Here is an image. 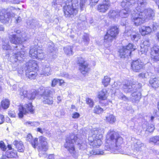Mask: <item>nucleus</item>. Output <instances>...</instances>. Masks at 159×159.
<instances>
[{
	"mask_svg": "<svg viewBox=\"0 0 159 159\" xmlns=\"http://www.w3.org/2000/svg\"><path fill=\"white\" fill-rule=\"evenodd\" d=\"M107 143L105 149L114 153H124L122 150L121 145L123 143V139L122 137L117 133L110 130L106 136Z\"/></svg>",
	"mask_w": 159,
	"mask_h": 159,
	"instance_id": "obj_1",
	"label": "nucleus"
},
{
	"mask_svg": "<svg viewBox=\"0 0 159 159\" xmlns=\"http://www.w3.org/2000/svg\"><path fill=\"white\" fill-rule=\"evenodd\" d=\"M74 143L76 144L79 148L82 150L86 148L87 144L86 142L78 139V137L74 134L70 135L66 138L64 147L73 157L77 159L79 156V153L75 150Z\"/></svg>",
	"mask_w": 159,
	"mask_h": 159,
	"instance_id": "obj_2",
	"label": "nucleus"
},
{
	"mask_svg": "<svg viewBox=\"0 0 159 159\" xmlns=\"http://www.w3.org/2000/svg\"><path fill=\"white\" fill-rule=\"evenodd\" d=\"M142 84L138 82L130 83L127 82L122 87L124 91L126 93L131 92V98L133 100L138 101L141 98V89Z\"/></svg>",
	"mask_w": 159,
	"mask_h": 159,
	"instance_id": "obj_3",
	"label": "nucleus"
},
{
	"mask_svg": "<svg viewBox=\"0 0 159 159\" xmlns=\"http://www.w3.org/2000/svg\"><path fill=\"white\" fill-rule=\"evenodd\" d=\"M104 130L102 128H93L89 134L88 140L90 146L93 148H98L102 143V139Z\"/></svg>",
	"mask_w": 159,
	"mask_h": 159,
	"instance_id": "obj_4",
	"label": "nucleus"
},
{
	"mask_svg": "<svg viewBox=\"0 0 159 159\" xmlns=\"http://www.w3.org/2000/svg\"><path fill=\"white\" fill-rule=\"evenodd\" d=\"M78 2L77 0H68L63 7L64 12L66 17H73L78 12Z\"/></svg>",
	"mask_w": 159,
	"mask_h": 159,
	"instance_id": "obj_5",
	"label": "nucleus"
},
{
	"mask_svg": "<svg viewBox=\"0 0 159 159\" xmlns=\"http://www.w3.org/2000/svg\"><path fill=\"white\" fill-rule=\"evenodd\" d=\"M38 65L36 61L31 60L26 63L25 69L26 76L31 79H35L38 70Z\"/></svg>",
	"mask_w": 159,
	"mask_h": 159,
	"instance_id": "obj_6",
	"label": "nucleus"
},
{
	"mask_svg": "<svg viewBox=\"0 0 159 159\" xmlns=\"http://www.w3.org/2000/svg\"><path fill=\"white\" fill-rule=\"evenodd\" d=\"M118 33V27L117 26H111L104 36V42L109 45Z\"/></svg>",
	"mask_w": 159,
	"mask_h": 159,
	"instance_id": "obj_7",
	"label": "nucleus"
},
{
	"mask_svg": "<svg viewBox=\"0 0 159 159\" xmlns=\"http://www.w3.org/2000/svg\"><path fill=\"white\" fill-rule=\"evenodd\" d=\"M20 30H15L14 32H9V38L10 42L15 44H21L23 42L21 37H23L22 36L20 37Z\"/></svg>",
	"mask_w": 159,
	"mask_h": 159,
	"instance_id": "obj_8",
	"label": "nucleus"
},
{
	"mask_svg": "<svg viewBox=\"0 0 159 159\" xmlns=\"http://www.w3.org/2000/svg\"><path fill=\"white\" fill-rule=\"evenodd\" d=\"M145 19L143 17V14L141 12L134 10V12L132 13L131 20L136 26H139L143 23Z\"/></svg>",
	"mask_w": 159,
	"mask_h": 159,
	"instance_id": "obj_9",
	"label": "nucleus"
},
{
	"mask_svg": "<svg viewBox=\"0 0 159 159\" xmlns=\"http://www.w3.org/2000/svg\"><path fill=\"white\" fill-rule=\"evenodd\" d=\"M30 56L33 58L38 59H43L44 55L41 48L37 45L31 48L29 52Z\"/></svg>",
	"mask_w": 159,
	"mask_h": 159,
	"instance_id": "obj_10",
	"label": "nucleus"
},
{
	"mask_svg": "<svg viewBox=\"0 0 159 159\" xmlns=\"http://www.w3.org/2000/svg\"><path fill=\"white\" fill-rule=\"evenodd\" d=\"M136 48L131 43H129L127 46L123 47L119 51V56L121 58H125L130 56L131 52Z\"/></svg>",
	"mask_w": 159,
	"mask_h": 159,
	"instance_id": "obj_11",
	"label": "nucleus"
},
{
	"mask_svg": "<svg viewBox=\"0 0 159 159\" xmlns=\"http://www.w3.org/2000/svg\"><path fill=\"white\" fill-rule=\"evenodd\" d=\"M41 146L39 148V155L40 156L46 155V152L48 149V146L47 141V139L43 136H40L39 138Z\"/></svg>",
	"mask_w": 159,
	"mask_h": 159,
	"instance_id": "obj_12",
	"label": "nucleus"
},
{
	"mask_svg": "<svg viewBox=\"0 0 159 159\" xmlns=\"http://www.w3.org/2000/svg\"><path fill=\"white\" fill-rule=\"evenodd\" d=\"M25 52L21 49L19 52L13 53L12 56L10 58V60L13 63H16L18 61L22 62L25 58Z\"/></svg>",
	"mask_w": 159,
	"mask_h": 159,
	"instance_id": "obj_13",
	"label": "nucleus"
},
{
	"mask_svg": "<svg viewBox=\"0 0 159 159\" xmlns=\"http://www.w3.org/2000/svg\"><path fill=\"white\" fill-rule=\"evenodd\" d=\"M19 113L18 116L19 117L22 118L24 114H25L30 112L31 113H34V110L33 108V106L31 103L26 104L24 106H20L19 108Z\"/></svg>",
	"mask_w": 159,
	"mask_h": 159,
	"instance_id": "obj_14",
	"label": "nucleus"
},
{
	"mask_svg": "<svg viewBox=\"0 0 159 159\" xmlns=\"http://www.w3.org/2000/svg\"><path fill=\"white\" fill-rule=\"evenodd\" d=\"M38 94L37 91L33 90L31 91H27L25 90L23 88L21 89L20 95L22 98H27L30 100L34 99L36 96Z\"/></svg>",
	"mask_w": 159,
	"mask_h": 159,
	"instance_id": "obj_15",
	"label": "nucleus"
},
{
	"mask_svg": "<svg viewBox=\"0 0 159 159\" xmlns=\"http://www.w3.org/2000/svg\"><path fill=\"white\" fill-rule=\"evenodd\" d=\"M14 16L15 14L12 12H8L5 9H2L0 12V21L4 24H6L9 21L11 17Z\"/></svg>",
	"mask_w": 159,
	"mask_h": 159,
	"instance_id": "obj_16",
	"label": "nucleus"
},
{
	"mask_svg": "<svg viewBox=\"0 0 159 159\" xmlns=\"http://www.w3.org/2000/svg\"><path fill=\"white\" fill-rule=\"evenodd\" d=\"M132 70L135 72H139L144 67L143 63L140 59L133 61L131 64Z\"/></svg>",
	"mask_w": 159,
	"mask_h": 159,
	"instance_id": "obj_17",
	"label": "nucleus"
},
{
	"mask_svg": "<svg viewBox=\"0 0 159 159\" xmlns=\"http://www.w3.org/2000/svg\"><path fill=\"white\" fill-rule=\"evenodd\" d=\"M147 3V0H138L137 3L135 2V5L133 6V8L134 7L135 9L134 11L139 12L143 11L145 9Z\"/></svg>",
	"mask_w": 159,
	"mask_h": 159,
	"instance_id": "obj_18",
	"label": "nucleus"
},
{
	"mask_svg": "<svg viewBox=\"0 0 159 159\" xmlns=\"http://www.w3.org/2000/svg\"><path fill=\"white\" fill-rule=\"evenodd\" d=\"M150 57L155 61H159V47L154 45L151 48Z\"/></svg>",
	"mask_w": 159,
	"mask_h": 159,
	"instance_id": "obj_19",
	"label": "nucleus"
},
{
	"mask_svg": "<svg viewBox=\"0 0 159 159\" xmlns=\"http://www.w3.org/2000/svg\"><path fill=\"white\" fill-rule=\"evenodd\" d=\"M141 12L143 14L145 19L153 20L155 16L154 11L150 8L145 9Z\"/></svg>",
	"mask_w": 159,
	"mask_h": 159,
	"instance_id": "obj_20",
	"label": "nucleus"
},
{
	"mask_svg": "<svg viewBox=\"0 0 159 159\" xmlns=\"http://www.w3.org/2000/svg\"><path fill=\"white\" fill-rule=\"evenodd\" d=\"M111 6V3L109 0H104L102 3L98 5L97 9L100 12H106Z\"/></svg>",
	"mask_w": 159,
	"mask_h": 159,
	"instance_id": "obj_21",
	"label": "nucleus"
},
{
	"mask_svg": "<svg viewBox=\"0 0 159 159\" xmlns=\"http://www.w3.org/2000/svg\"><path fill=\"white\" fill-rule=\"evenodd\" d=\"M134 3L135 0H124L121 3L120 5L128 10L130 8L133 7L135 5Z\"/></svg>",
	"mask_w": 159,
	"mask_h": 159,
	"instance_id": "obj_22",
	"label": "nucleus"
},
{
	"mask_svg": "<svg viewBox=\"0 0 159 159\" xmlns=\"http://www.w3.org/2000/svg\"><path fill=\"white\" fill-rule=\"evenodd\" d=\"M150 44V43L148 40L144 41L143 43L141 44L140 51L142 54L147 53L149 49Z\"/></svg>",
	"mask_w": 159,
	"mask_h": 159,
	"instance_id": "obj_23",
	"label": "nucleus"
},
{
	"mask_svg": "<svg viewBox=\"0 0 159 159\" xmlns=\"http://www.w3.org/2000/svg\"><path fill=\"white\" fill-rule=\"evenodd\" d=\"M42 71V74L45 76H48L51 74L52 70L49 63H45L43 64Z\"/></svg>",
	"mask_w": 159,
	"mask_h": 159,
	"instance_id": "obj_24",
	"label": "nucleus"
},
{
	"mask_svg": "<svg viewBox=\"0 0 159 159\" xmlns=\"http://www.w3.org/2000/svg\"><path fill=\"white\" fill-rule=\"evenodd\" d=\"M84 63L83 64L80 65L79 67V70L84 75H86L90 70V68L88 62Z\"/></svg>",
	"mask_w": 159,
	"mask_h": 159,
	"instance_id": "obj_25",
	"label": "nucleus"
},
{
	"mask_svg": "<svg viewBox=\"0 0 159 159\" xmlns=\"http://www.w3.org/2000/svg\"><path fill=\"white\" fill-rule=\"evenodd\" d=\"M108 95V91L106 89H104L98 92V97L100 100H105L107 99Z\"/></svg>",
	"mask_w": 159,
	"mask_h": 159,
	"instance_id": "obj_26",
	"label": "nucleus"
},
{
	"mask_svg": "<svg viewBox=\"0 0 159 159\" xmlns=\"http://www.w3.org/2000/svg\"><path fill=\"white\" fill-rule=\"evenodd\" d=\"M42 96L43 98V101L44 104L48 105H52L53 104V98L50 95L43 93Z\"/></svg>",
	"mask_w": 159,
	"mask_h": 159,
	"instance_id": "obj_27",
	"label": "nucleus"
},
{
	"mask_svg": "<svg viewBox=\"0 0 159 159\" xmlns=\"http://www.w3.org/2000/svg\"><path fill=\"white\" fill-rule=\"evenodd\" d=\"M152 31V28L150 26H143L139 30L140 32L143 36L150 34Z\"/></svg>",
	"mask_w": 159,
	"mask_h": 159,
	"instance_id": "obj_28",
	"label": "nucleus"
},
{
	"mask_svg": "<svg viewBox=\"0 0 159 159\" xmlns=\"http://www.w3.org/2000/svg\"><path fill=\"white\" fill-rule=\"evenodd\" d=\"M26 140L31 143L34 148H36L37 146L38 145V139L35 138L33 139L32 135L30 134H29L27 135Z\"/></svg>",
	"mask_w": 159,
	"mask_h": 159,
	"instance_id": "obj_29",
	"label": "nucleus"
},
{
	"mask_svg": "<svg viewBox=\"0 0 159 159\" xmlns=\"http://www.w3.org/2000/svg\"><path fill=\"white\" fill-rule=\"evenodd\" d=\"M13 144L16 146L18 152H24L25 148L21 141L16 140L14 141Z\"/></svg>",
	"mask_w": 159,
	"mask_h": 159,
	"instance_id": "obj_30",
	"label": "nucleus"
},
{
	"mask_svg": "<svg viewBox=\"0 0 159 159\" xmlns=\"http://www.w3.org/2000/svg\"><path fill=\"white\" fill-rule=\"evenodd\" d=\"M134 148L137 151H140L142 147H143L144 144L142 143L141 141L138 139H135L133 143Z\"/></svg>",
	"mask_w": 159,
	"mask_h": 159,
	"instance_id": "obj_31",
	"label": "nucleus"
},
{
	"mask_svg": "<svg viewBox=\"0 0 159 159\" xmlns=\"http://www.w3.org/2000/svg\"><path fill=\"white\" fill-rule=\"evenodd\" d=\"M124 8V10L121 11L119 12V16H120L122 18H126L129 15V12L131 11L132 9H133V7H131L128 10H126L124 7H122Z\"/></svg>",
	"mask_w": 159,
	"mask_h": 159,
	"instance_id": "obj_32",
	"label": "nucleus"
},
{
	"mask_svg": "<svg viewBox=\"0 0 159 159\" xmlns=\"http://www.w3.org/2000/svg\"><path fill=\"white\" fill-rule=\"evenodd\" d=\"M149 84L153 88H157L159 86L158 80L157 78H151L149 80Z\"/></svg>",
	"mask_w": 159,
	"mask_h": 159,
	"instance_id": "obj_33",
	"label": "nucleus"
},
{
	"mask_svg": "<svg viewBox=\"0 0 159 159\" xmlns=\"http://www.w3.org/2000/svg\"><path fill=\"white\" fill-rule=\"evenodd\" d=\"M90 148H88L87 151L89 152V153H88V154L90 156L96 155H103L104 154V152L103 151H100L99 150L96 149H91Z\"/></svg>",
	"mask_w": 159,
	"mask_h": 159,
	"instance_id": "obj_34",
	"label": "nucleus"
},
{
	"mask_svg": "<svg viewBox=\"0 0 159 159\" xmlns=\"http://www.w3.org/2000/svg\"><path fill=\"white\" fill-rule=\"evenodd\" d=\"M131 40L133 42H137L140 39V35L138 33L133 32L130 35Z\"/></svg>",
	"mask_w": 159,
	"mask_h": 159,
	"instance_id": "obj_35",
	"label": "nucleus"
},
{
	"mask_svg": "<svg viewBox=\"0 0 159 159\" xmlns=\"http://www.w3.org/2000/svg\"><path fill=\"white\" fill-rule=\"evenodd\" d=\"M119 16V11L116 10H111L108 13V16L111 19H114Z\"/></svg>",
	"mask_w": 159,
	"mask_h": 159,
	"instance_id": "obj_36",
	"label": "nucleus"
},
{
	"mask_svg": "<svg viewBox=\"0 0 159 159\" xmlns=\"http://www.w3.org/2000/svg\"><path fill=\"white\" fill-rule=\"evenodd\" d=\"M106 120L110 124H113L116 121V118L113 115L110 114L106 116Z\"/></svg>",
	"mask_w": 159,
	"mask_h": 159,
	"instance_id": "obj_37",
	"label": "nucleus"
},
{
	"mask_svg": "<svg viewBox=\"0 0 159 159\" xmlns=\"http://www.w3.org/2000/svg\"><path fill=\"white\" fill-rule=\"evenodd\" d=\"M9 43L8 40H5L2 42V48L6 50H9L11 49V47L9 44Z\"/></svg>",
	"mask_w": 159,
	"mask_h": 159,
	"instance_id": "obj_38",
	"label": "nucleus"
},
{
	"mask_svg": "<svg viewBox=\"0 0 159 159\" xmlns=\"http://www.w3.org/2000/svg\"><path fill=\"white\" fill-rule=\"evenodd\" d=\"M2 107L4 109H7L10 105V101L8 99H3L1 102Z\"/></svg>",
	"mask_w": 159,
	"mask_h": 159,
	"instance_id": "obj_39",
	"label": "nucleus"
},
{
	"mask_svg": "<svg viewBox=\"0 0 159 159\" xmlns=\"http://www.w3.org/2000/svg\"><path fill=\"white\" fill-rule=\"evenodd\" d=\"M7 157L8 158H15L17 156L16 151L14 150L7 152Z\"/></svg>",
	"mask_w": 159,
	"mask_h": 159,
	"instance_id": "obj_40",
	"label": "nucleus"
},
{
	"mask_svg": "<svg viewBox=\"0 0 159 159\" xmlns=\"http://www.w3.org/2000/svg\"><path fill=\"white\" fill-rule=\"evenodd\" d=\"M115 95H116L119 98L122 99L124 101L127 100L128 98L123 94L121 92H120L118 90H117L115 93Z\"/></svg>",
	"mask_w": 159,
	"mask_h": 159,
	"instance_id": "obj_41",
	"label": "nucleus"
},
{
	"mask_svg": "<svg viewBox=\"0 0 159 159\" xmlns=\"http://www.w3.org/2000/svg\"><path fill=\"white\" fill-rule=\"evenodd\" d=\"M104 110L103 108H102L99 105H97L93 109L94 113L97 114H100L102 113Z\"/></svg>",
	"mask_w": 159,
	"mask_h": 159,
	"instance_id": "obj_42",
	"label": "nucleus"
},
{
	"mask_svg": "<svg viewBox=\"0 0 159 159\" xmlns=\"http://www.w3.org/2000/svg\"><path fill=\"white\" fill-rule=\"evenodd\" d=\"M44 90V91L43 93L49 95L50 94H53L55 93L54 89L50 87L46 88Z\"/></svg>",
	"mask_w": 159,
	"mask_h": 159,
	"instance_id": "obj_43",
	"label": "nucleus"
},
{
	"mask_svg": "<svg viewBox=\"0 0 159 159\" xmlns=\"http://www.w3.org/2000/svg\"><path fill=\"white\" fill-rule=\"evenodd\" d=\"M64 51L65 53L69 55H72L73 54V52L72 51V48L70 46H67L64 48Z\"/></svg>",
	"mask_w": 159,
	"mask_h": 159,
	"instance_id": "obj_44",
	"label": "nucleus"
},
{
	"mask_svg": "<svg viewBox=\"0 0 159 159\" xmlns=\"http://www.w3.org/2000/svg\"><path fill=\"white\" fill-rule=\"evenodd\" d=\"M149 142L157 144H159V136H155L150 139Z\"/></svg>",
	"mask_w": 159,
	"mask_h": 159,
	"instance_id": "obj_45",
	"label": "nucleus"
},
{
	"mask_svg": "<svg viewBox=\"0 0 159 159\" xmlns=\"http://www.w3.org/2000/svg\"><path fill=\"white\" fill-rule=\"evenodd\" d=\"M48 49L49 52L52 53L55 51L56 48L54 47V45L52 42H50L48 43Z\"/></svg>",
	"mask_w": 159,
	"mask_h": 159,
	"instance_id": "obj_46",
	"label": "nucleus"
},
{
	"mask_svg": "<svg viewBox=\"0 0 159 159\" xmlns=\"http://www.w3.org/2000/svg\"><path fill=\"white\" fill-rule=\"evenodd\" d=\"M86 103L89 105V107L90 108H92L94 106V102L93 101L91 98H88L86 99Z\"/></svg>",
	"mask_w": 159,
	"mask_h": 159,
	"instance_id": "obj_47",
	"label": "nucleus"
},
{
	"mask_svg": "<svg viewBox=\"0 0 159 159\" xmlns=\"http://www.w3.org/2000/svg\"><path fill=\"white\" fill-rule=\"evenodd\" d=\"M110 81V78L106 76L104 77V79L103 80L102 82L105 86H107L109 83Z\"/></svg>",
	"mask_w": 159,
	"mask_h": 159,
	"instance_id": "obj_48",
	"label": "nucleus"
},
{
	"mask_svg": "<svg viewBox=\"0 0 159 159\" xmlns=\"http://www.w3.org/2000/svg\"><path fill=\"white\" fill-rule=\"evenodd\" d=\"M154 129L155 127L153 124H149L147 126V128L146 131L149 132H153Z\"/></svg>",
	"mask_w": 159,
	"mask_h": 159,
	"instance_id": "obj_49",
	"label": "nucleus"
},
{
	"mask_svg": "<svg viewBox=\"0 0 159 159\" xmlns=\"http://www.w3.org/2000/svg\"><path fill=\"white\" fill-rule=\"evenodd\" d=\"M84 63H87L84 59L80 57L77 58V63L79 64V66L80 65H82L84 64Z\"/></svg>",
	"mask_w": 159,
	"mask_h": 159,
	"instance_id": "obj_50",
	"label": "nucleus"
},
{
	"mask_svg": "<svg viewBox=\"0 0 159 159\" xmlns=\"http://www.w3.org/2000/svg\"><path fill=\"white\" fill-rule=\"evenodd\" d=\"M150 26H151L153 30L154 31L157 30V29L159 25L158 24L155 22H152L150 25Z\"/></svg>",
	"mask_w": 159,
	"mask_h": 159,
	"instance_id": "obj_51",
	"label": "nucleus"
},
{
	"mask_svg": "<svg viewBox=\"0 0 159 159\" xmlns=\"http://www.w3.org/2000/svg\"><path fill=\"white\" fill-rule=\"evenodd\" d=\"M148 73L147 72H143L139 75V76L142 78H147L148 76Z\"/></svg>",
	"mask_w": 159,
	"mask_h": 159,
	"instance_id": "obj_52",
	"label": "nucleus"
},
{
	"mask_svg": "<svg viewBox=\"0 0 159 159\" xmlns=\"http://www.w3.org/2000/svg\"><path fill=\"white\" fill-rule=\"evenodd\" d=\"M83 39L85 43V45H87L89 40L88 35L87 34L84 35L83 36Z\"/></svg>",
	"mask_w": 159,
	"mask_h": 159,
	"instance_id": "obj_53",
	"label": "nucleus"
},
{
	"mask_svg": "<svg viewBox=\"0 0 159 159\" xmlns=\"http://www.w3.org/2000/svg\"><path fill=\"white\" fill-rule=\"evenodd\" d=\"M26 125H31L32 126H37L39 125V123L37 122H27L25 123Z\"/></svg>",
	"mask_w": 159,
	"mask_h": 159,
	"instance_id": "obj_54",
	"label": "nucleus"
},
{
	"mask_svg": "<svg viewBox=\"0 0 159 159\" xmlns=\"http://www.w3.org/2000/svg\"><path fill=\"white\" fill-rule=\"evenodd\" d=\"M87 0H80V7L81 10H83Z\"/></svg>",
	"mask_w": 159,
	"mask_h": 159,
	"instance_id": "obj_55",
	"label": "nucleus"
},
{
	"mask_svg": "<svg viewBox=\"0 0 159 159\" xmlns=\"http://www.w3.org/2000/svg\"><path fill=\"white\" fill-rule=\"evenodd\" d=\"M0 148L3 151H5L6 149V146L3 141L0 142Z\"/></svg>",
	"mask_w": 159,
	"mask_h": 159,
	"instance_id": "obj_56",
	"label": "nucleus"
},
{
	"mask_svg": "<svg viewBox=\"0 0 159 159\" xmlns=\"http://www.w3.org/2000/svg\"><path fill=\"white\" fill-rule=\"evenodd\" d=\"M59 79H54L52 81V87H54L58 83Z\"/></svg>",
	"mask_w": 159,
	"mask_h": 159,
	"instance_id": "obj_57",
	"label": "nucleus"
},
{
	"mask_svg": "<svg viewBox=\"0 0 159 159\" xmlns=\"http://www.w3.org/2000/svg\"><path fill=\"white\" fill-rule=\"evenodd\" d=\"M72 116L73 118H77L80 116V114L78 113L75 112L72 114Z\"/></svg>",
	"mask_w": 159,
	"mask_h": 159,
	"instance_id": "obj_58",
	"label": "nucleus"
},
{
	"mask_svg": "<svg viewBox=\"0 0 159 159\" xmlns=\"http://www.w3.org/2000/svg\"><path fill=\"white\" fill-rule=\"evenodd\" d=\"M61 75L62 77L66 78H70V75L68 73H66V72H63L62 73H61Z\"/></svg>",
	"mask_w": 159,
	"mask_h": 159,
	"instance_id": "obj_59",
	"label": "nucleus"
},
{
	"mask_svg": "<svg viewBox=\"0 0 159 159\" xmlns=\"http://www.w3.org/2000/svg\"><path fill=\"white\" fill-rule=\"evenodd\" d=\"M8 115L12 117H15L16 116L15 112L13 111H9L8 112Z\"/></svg>",
	"mask_w": 159,
	"mask_h": 159,
	"instance_id": "obj_60",
	"label": "nucleus"
},
{
	"mask_svg": "<svg viewBox=\"0 0 159 159\" xmlns=\"http://www.w3.org/2000/svg\"><path fill=\"white\" fill-rule=\"evenodd\" d=\"M4 116L0 114V124H2L4 122Z\"/></svg>",
	"mask_w": 159,
	"mask_h": 159,
	"instance_id": "obj_61",
	"label": "nucleus"
},
{
	"mask_svg": "<svg viewBox=\"0 0 159 159\" xmlns=\"http://www.w3.org/2000/svg\"><path fill=\"white\" fill-rule=\"evenodd\" d=\"M157 108L158 110V111H157L156 113V115L159 117V102L158 103V104L157 105Z\"/></svg>",
	"mask_w": 159,
	"mask_h": 159,
	"instance_id": "obj_62",
	"label": "nucleus"
},
{
	"mask_svg": "<svg viewBox=\"0 0 159 159\" xmlns=\"http://www.w3.org/2000/svg\"><path fill=\"white\" fill-rule=\"evenodd\" d=\"M48 159H54V154L49 155L48 157Z\"/></svg>",
	"mask_w": 159,
	"mask_h": 159,
	"instance_id": "obj_63",
	"label": "nucleus"
},
{
	"mask_svg": "<svg viewBox=\"0 0 159 159\" xmlns=\"http://www.w3.org/2000/svg\"><path fill=\"white\" fill-rule=\"evenodd\" d=\"M155 70L157 72L159 73V64L155 67Z\"/></svg>",
	"mask_w": 159,
	"mask_h": 159,
	"instance_id": "obj_64",
	"label": "nucleus"
}]
</instances>
